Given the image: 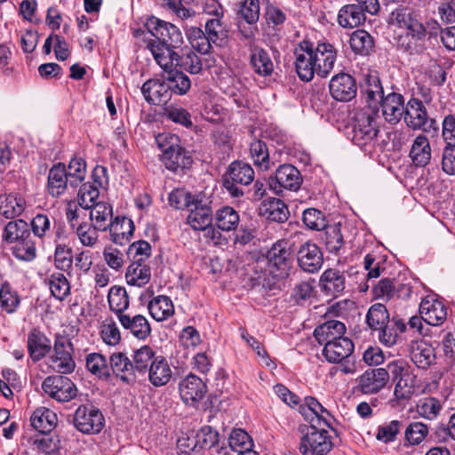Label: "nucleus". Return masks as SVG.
Instances as JSON below:
<instances>
[{
  "label": "nucleus",
  "mask_w": 455,
  "mask_h": 455,
  "mask_svg": "<svg viewBox=\"0 0 455 455\" xmlns=\"http://www.w3.org/2000/svg\"><path fill=\"white\" fill-rule=\"evenodd\" d=\"M299 411L310 422L300 439L299 451L302 455H326L333 446L331 435L324 428L331 427L330 411L312 396L305 398V403L299 406Z\"/></svg>",
  "instance_id": "1"
},
{
  "label": "nucleus",
  "mask_w": 455,
  "mask_h": 455,
  "mask_svg": "<svg viewBox=\"0 0 455 455\" xmlns=\"http://www.w3.org/2000/svg\"><path fill=\"white\" fill-rule=\"evenodd\" d=\"M144 26L154 37V39L147 41V48L150 51L157 65L164 72L175 68L180 52L178 50L183 44L180 29L155 16L147 19Z\"/></svg>",
  "instance_id": "2"
},
{
  "label": "nucleus",
  "mask_w": 455,
  "mask_h": 455,
  "mask_svg": "<svg viewBox=\"0 0 455 455\" xmlns=\"http://www.w3.org/2000/svg\"><path fill=\"white\" fill-rule=\"evenodd\" d=\"M2 238L7 243H19L13 251L16 258L26 261L36 258V247L32 242L29 226L25 220H10L2 232Z\"/></svg>",
  "instance_id": "3"
},
{
  "label": "nucleus",
  "mask_w": 455,
  "mask_h": 455,
  "mask_svg": "<svg viewBox=\"0 0 455 455\" xmlns=\"http://www.w3.org/2000/svg\"><path fill=\"white\" fill-rule=\"evenodd\" d=\"M403 121L407 127L413 131L420 130L431 136L439 133L437 121L429 117L426 106L417 98H411L407 101Z\"/></svg>",
  "instance_id": "4"
},
{
  "label": "nucleus",
  "mask_w": 455,
  "mask_h": 455,
  "mask_svg": "<svg viewBox=\"0 0 455 455\" xmlns=\"http://www.w3.org/2000/svg\"><path fill=\"white\" fill-rule=\"evenodd\" d=\"M379 133L375 115L371 111L357 112L352 124L351 140L361 148L371 147Z\"/></svg>",
  "instance_id": "5"
},
{
  "label": "nucleus",
  "mask_w": 455,
  "mask_h": 455,
  "mask_svg": "<svg viewBox=\"0 0 455 455\" xmlns=\"http://www.w3.org/2000/svg\"><path fill=\"white\" fill-rule=\"evenodd\" d=\"M73 424L83 434L95 435L102 430L105 418L101 411L94 405L82 404L74 413Z\"/></svg>",
  "instance_id": "6"
},
{
  "label": "nucleus",
  "mask_w": 455,
  "mask_h": 455,
  "mask_svg": "<svg viewBox=\"0 0 455 455\" xmlns=\"http://www.w3.org/2000/svg\"><path fill=\"white\" fill-rule=\"evenodd\" d=\"M293 55L295 58V70L299 78L304 82L313 80L315 75H316L313 43L308 40L300 41L295 46Z\"/></svg>",
  "instance_id": "7"
},
{
  "label": "nucleus",
  "mask_w": 455,
  "mask_h": 455,
  "mask_svg": "<svg viewBox=\"0 0 455 455\" xmlns=\"http://www.w3.org/2000/svg\"><path fill=\"white\" fill-rule=\"evenodd\" d=\"M301 184L300 172L291 164L280 165L268 181L269 188L276 195H281L284 189L297 191Z\"/></svg>",
  "instance_id": "8"
},
{
  "label": "nucleus",
  "mask_w": 455,
  "mask_h": 455,
  "mask_svg": "<svg viewBox=\"0 0 455 455\" xmlns=\"http://www.w3.org/2000/svg\"><path fill=\"white\" fill-rule=\"evenodd\" d=\"M44 392L58 402H68L77 395V388L71 379L63 375H52L42 383Z\"/></svg>",
  "instance_id": "9"
},
{
  "label": "nucleus",
  "mask_w": 455,
  "mask_h": 455,
  "mask_svg": "<svg viewBox=\"0 0 455 455\" xmlns=\"http://www.w3.org/2000/svg\"><path fill=\"white\" fill-rule=\"evenodd\" d=\"M426 36L424 25L406 30L395 37L396 48L410 56L421 54L426 50Z\"/></svg>",
  "instance_id": "10"
},
{
  "label": "nucleus",
  "mask_w": 455,
  "mask_h": 455,
  "mask_svg": "<svg viewBox=\"0 0 455 455\" xmlns=\"http://www.w3.org/2000/svg\"><path fill=\"white\" fill-rule=\"evenodd\" d=\"M161 161L167 170L180 174L191 166L193 160L189 152L179 144L161 145Z\"/></svg>",
  "instance_id": "11"
},
{
  "label": "nucleus",
  "mask_w": 455,
  "mask_h": 455,
  "mask_svg": "<svg viewBox=\"0 0 455 455\" xmlns=\"http://www.w3.org/2000/svg\"><path fill=\"white\" fill-rule=\"evenodd\" d=\"M72 344L64 338H57L54 342L53 354L50 356V366L61 374L71 373L76 368L72 357Z\"/></svg>",
  "instance_id": "12"
},
{
  "label": "nucleus",
  "mask_w": 455,
  "mask_h": 455,
  "mask_svg": "<svg viewBox=\"0 0 455 455\" xmlns=\"http://www.w3.org/2000/svg\"><path fill=\"white\" fill-rule=\"evenodd\" d=\"M297 260L303 271L314 274L318 272L323 264V252L316 243L307 241L299 245Z\"/></svg>",
  "instance_id": "13"
},
{
  "label": "nucleus",
  "mask_w": 455,
  "mask_h": 455,
  "mask_svg": "<svg viewBox=\"0 0 455 455\" xmlns=\"http://www.w3.org/2000/svg\"><path fill=\"white\" fill-rule=\"evenodd\" d=\"M330 93L339 101H349L357 92V85L355 78L347 73H339L331 77L329 84Z\"/></svg>",
  "instance_id": "14"
},
{
  "label": "nucleus",
  "mask_w": 455,
  "mask_h": 455,
  "mask_svg": "<svg viewBox=\"0 0 455 455\" xmlns=\"http://www.w3.org/2000/svg\"><path fill=\"white\" fill-rule=\"evenodd\" d=\"M336 59L337 51L331 44L319 42L315 47L314 46V61L318 76H328L334 68Z\"/></svg>",
  "instance_id": "15"
},
{
  "label": "nucleus",
  "mask_w": 455,
  "mask_h": 455,
  "mask_svg": "<svg viewBox=\"0 0 455 455\" xmlns=\"http://www.w3.org/2000/svg\"><path fill=\"white\" fill-rule=\"evenodd\" d=\"M381 100V110L384 119L391 124H395L405 116L404 98L397 92L388 93Z\"/></svg>",
  "instance_id": "16"
},
{
  "label": "nucleus",
  "mask_w": 455,
  "mask_h": 455,
  "mask_svg": "<svg viewBox=\"0 0 455 455\" xmlns=\"http://www.w3.org/2000/svg\"><path fill=\"white\" fill-rule=\"evenodd\" d=\"M141 92L145 100L154 105H161L167 103L172 92L166 79L164 81L159 79H149L141 86Z\"/></svg>",
  "instance_id": "17"
},
{
  "label": "nucleus",
  "mask_w": 455,
  "mask_h": 455,
  "mask_svg": "<svg viewBox=\"0 0 455 455\" xmlns=\"http://www.w3.org/2000/svg\"><path fill=\"white\" fill-rule=\"evenodd\" d=\"M319 286L327 296L337 298L346 288L345 275L339 269L328 268L321 275Z\"/></svg>",
  "instance_id": "18"
},
{
  "label": "nucleus",
  "mask_w": 455,
  "mask_h": 455,
  "mask_svg": "<svg viewBox=\"0 0 455 455\" xmlns=\"http://www.w3.org/2000/svg\"><path fill=\"white\" fill-rule=\"evenodd\" d=\"M189 214L187 218L188 224L195 230L206 229L212 221V211L209 204L197 198L194 199Z\"/></svg>",
  "instance_id": "19"
},
{
  "label": "nucleus",
  "mask_w": 455,
  "mask_h": 455,
  "mask_svg": "<svg viewBox=\"0 0 455 455\" xmlns=\"http://www.w3.org/2000/svg\"><path fill=\"white\" fill-rule=\"evenodd\" d=\"M250 66L259 76L267 77L274 73V63L267 50L256 44L250 45Z\"/></svg>",
  "instance_id": "20"
},
{
  "label": "nucleus",
  "mask_w": 455,
  "mask_h": 455,
  "mask_svg": "<svg viewBox=\"0 0 455 455\" xmlns=\"http://www.w3.org/2000/svg\"><path fill=\"white\" fill-rule=\"evenodd\" d=\"M419 314L427 324L439 326L447 317V308L438 299L425 298L419 305Z\"/></svg>",
  "instance_id": "21"
},
{
  "label": "nucleus",
  "mask_w": 455,
  "mask_h": 455,
  "mask_svg": "<svg viewBox=\"0 0 455 455\" xmlns=\"http://www.w3.org/2000/svg\"><path fill=\"white\" fill-rule=\"evenodd\" d=\"M68 180L66 165L62 163L54 164L48 173L47 188L49 194L53 197L64 195L71 188Z\"/></svg>",
  "instance_id": "22"
},
{
  "label": "nucleus",
  "mask_w": 455,
  "mask_h": 455,
  "mask_svg": "<svg viewBox=\"0 0 455 455\" xmlns=\"http://www.w3.org/2000/svg\"><path fill=\"white\" fill-rule=\"evenodd\" d=\"M205 393V384L196 375L190 374L187 376L180 384V397L187 404H193L200 401Z\"/></svg>",
  "instance_id": "23"
},
{
  "label": "nucleus",
  "mask_w": 455,
  "mask_h": 455,
  "mask_svg": "<svg viewBox=\"0 0 455 455\" xmlns=\"http://www.w3.org/2000/svg\"><path fill=\"white\" fill-rule=\"evenodd\" d=\"M387 371L385 368L365 371L359 378V388L362 393L370 395L378 393L387 383Z\"/></svg>",
  "instance_id": "24"
},
{
  "label": "nucleus",
  "mask_w": 455,
  "mask_h": 455,
  "mask_svg": "<svg viewBox=\"0 0 455 455\" xmlns=\"http://www.w3.org/2000/svg\"><path fill=\"white\" fill-rule=\"evenodd\" d=\"M387 23L405 30H410L423 25L418 19V15L414 10L403 5L397 6L390 12Z\"/></svg>",
  "instance_id": "25"
},
{
  "label": "nucleus",
  "mask_w": 455,
  "mask_h": 455,
  "mask_svg": "<svg viewBox=\"0 0 455 455\" xmlns=\"http://www.w3.org/2000/svg\"><path fill=\"white\" fill-rule=\"evenodd\" d=\"M354 351V343L348 338L344 336L337 340L325 344L323 354L330 363H339L347 358Z\"/></svg>",
  "instance_id": "26"
},
{
  "label": "nucleus",
  "mask_w": 455,
  "mask_h": 455,
  "mask_svg": "<svg viewBox=\"0 0 455 455\" xmlns=\"http://www.w3.org/2000/svg\"><path fill=\"white\" fill-rule=\"evenodd\" d=\"M110 369L113 374L123 382L132 383L136 379L132 361L124 353H113L109 357Z\"/></svg>",
  "instance_id": "27"
},
{
  "label": "nucleus",
  "mask_w": 455,
  "mask_h": 455,
  "mask_svg": "<svg viewBox=\"0 0 455 455\" xmlns=\"http://www.w3.org/2000/svg\"><path fill=\"white\" fill-rule=\"evenodd\" d=\"M291 252L287 243L278 241L267 252V260L271 267L280 271V275H286L291 265Z\"/></svg>",
  "instance_id": "28"
},
{
  "label": "nucleus",
  "mask_w": 455,
  "mask_h": 455,
  "mask_svg": "<svg viewBox=\"0 0 455 455\" xmlns=\"http://www.w3.org/2000/svg\"><path fill=\"white\" fill-rule=\"evenodd\" d=\"M346 326L338 320L326 321L323 324L317 326L314 331V336L319 344H329L344 336Z\"/></svg>",
  "instance_id": "29"
},
{
  "label": "nucleus",
  "mask_w": 455,
  "mask_h": 455,
  "mask_svg": "<svg viewBox=\"0 0 455 455\" xmlns=\"http://www.w3.org/2000/svg\"><path fill=\"white\" fill-rule=\"evenodd\" d=\"M147 373L149 382L156 387L165 386L172 377L171 366L163 355H157Z\"/></svg>",
  "instance_id": "30"
},
{
  "label": "nucleus",
  "mask_w": 455,
  "mask_h": 455,
  "mask_svg": "<svg viewBox=\"0 0 455 455\" xmlns=\"http://www.w3.org/2000/svg\"><path fill=\"white\" fill-rule=\"evenodd\" d=\"M113 243L123 245L129 242L135 229L133 221L124 216H117L110 221L108 228Z\"/></svg>",
  "instance_id": "31"
},
{
  "label": "nucleus",
  "mask_w": 455,
  "mask_h": 455,
  "mask_svg": "<svg viewBox=\"0 0 455 455\" xmlns=\"http://www.w3.org/2000/svg\"><path fill=\"white\" fill-rule=\"evenodd\" d=\"M121 325L128 330L139 339H146L151 333V327L148 320L142 315H130L128 314L120 315L118 319Z\"/></svg>",
  "instance_id": "32"
},
{
  "label": "nucleus",
  "mask_w": 455,
  "mask_h": 455,
  "mask_svg": "<svg viewBox=\"0 0 455 455\" xmlns=\"http://www.w3.org/2000/svg\"><path fill=\"white\" fill-rule=\"evenodd\" d=\"M28 350L34 362L40 361L50 352L51 341L43 332L33 329L28 335Z\"/></svg>",
  "instance_id": "33"
},
{
  "label": "nucleus",
  "mask_w": 455,
  "mask_h": 455,
  "mask_svg": "<svg viewBox=\"0 0 455 455\" xmlns=\"http://www.w3.org/2000/svg\"><path fill=\"white\" fill-rule=\"evenodd\" d=\"M409 156L417 167H425L431 159V147L424 134H419L413 140Z\"/></svg>",
  "instance_id": "34"
},
{
  "label": "nucleus",
  "mask_w": 455,
  "mask_h": 455,
  "mask_svg": "<svg viewBox=\"0 0 455 455\" xmlns=\"http://www.w3.org/2000/svg\"><path fill=\"white\" fill-rule=\"evenodd\" d=\"M411 359L421 369H427L435 359V349L427 342L419 340L411 346Z\"/></svg>",
  "instance_id": "35"
},
{
  "label": "nucleus",
  "mask_w": 455,
  "mask_h": 455,
  "mask_svg": "<svg viewBox=\"0 0 455 455\" xmlns=\"http://www.w3.org/2000/svg\"><path fill=\"white\" fill-rule=\"evenodd\" d=\"M25 199L17 194L0 195V214L6 219H14L25 210Z\"/></svg>",
  "instance_id": "36"
},
{
  "label": "nucleus",
  "mask_w": 455,
  "mask_h": 455,
  "mask_svg": "<svg viewBox=\"0 0 455 455\" xmlns=\"http://www.w3.org/2000/svg\"><path fill=\"white\" fill-rule=\"evenodd\" d=\"M44 283L50 289L52 296L62 301L70 294V283L62 272L48 273Z\"/></svg>",
  "instance_id": "37"
},
{
  "label": "nucleus",
  "mask_w": 455,
  "mask_h": 455,
  "mask_svg": "<svg viewBox=\"0 0 455 455\" xmlns=\"http://www.w3.org/2000/svg\"><path fill=\"white\" fill-rule=\"evenodd\" d=\"M88 210H90L92 224L100 231L108 230V225L113 218L112 206L106 202H98Z\"/></svg>",
  "instance_id": "38"
},
{
  "label": "nucleus",
  "mask_w": 455,
  "mask_h": 455,
  "mask_svg": "<svg viewBox=\"0 0 455 455\" xmlns=\"http://www.w3.org/2000/svg\"><path fill=\"white\" fill-rule=\"evenodd\" d=\"M365 10L354 4L343 6L338 14V22L343 28H355L365 20Z\"/></svg>",
  "instance_id": "39"
},
{
  "label": "nucleus",
  "mask_w": 455,
  "mask_h": 455,
  "mask_svg": "<svg viewBox=\"0 0 455 455\" xmlns=\"http://www.w3.org/2000/svg\"><path fill=\"white\" fill-rule=\"evenodd\" d=\"M150 315L157 322L164 321L174 314L172 299L164 295L154 297L148 304Z\"/></svg>",
  "instance_id": "40"
},
{
  "label": "nucleus",
  "mask_w": 455,
  "mask_h": 455,
  "mask_svg": "<svg viewBox=\"0 0 455 455\" xmlns=\"http://www.w3.org/2000/svg\"><path fill=\"white\" fill-rule=\"evenodd\" d=\"M151 277L150 267L143 262H132L127 267L125 279L129 285L142 287Z\"/></svg>",
  "instance_id": "41"
},
{
  "label": "nucleus",
  "mask_w": 455,
  "mask_h": 455,
  "mask_svg": "<svg viewBox=\"0 0 455 455\" xmlns=\"http://www.w3.org/2000/svg\"><path fill=\"white\" fill-rule=\"evenodd\" d=\"M109 309L114 312L118 319L124 315V311L129 307L130 300L126 290L122 286H112L108 293Z\"/></svg>",
  "instance_id": "42"
},
{
  "label": "nucleus",
  "mask_w": 455,
  "mask_h": 455,
  "mask_svg": "<svg viewBox=\"0 0 455 455\" xmlns=\"http://www.w3.org/2000/svg\"><path fill=\"white\" fill-rule=\"evenodd\" d=\"M225 177L231 179L240 185L247 186L254 180V171L252 167L246 163L234 161L229 164Z\"/></svg>",
  "instance_id": "43"
},
{
  "label": "nucleus",
  "mask_w": 455,
  "mask_h": 455,
  "mask_svg": "<svg viewBox=\"0 0 455 455\" xmlns=\"http://www.w3.org/2000/svg\"><path fill=\"white\" fill-rule=\"evenodd\" d=\"M323 241L330 253L339 254L344 246L340 223L327 225L323 229Z\"/></svg>",
  "instance_id": "44"
},
{
  "label": "nucleus",
  "mask_w": 455,
  "mask_h": 455,
  "mask_svg": "<svg viewBox=\"0 0 455 455\" xmlns=\"http://www.w3.org/2000/svg\"><path fill=\"white\" fill-rule=\"evenodd\" d=\"M31 426L41 433L52 431L57 424V415L47 408L36 409L31 418Z\"/></svg>",
  "instance_id": "45"
},
{
  "label": "nucleus",
  "mask_w": 455,
  "mask_h": 455,
  "mask_svg": "<svg viewBox=\"0 0 455 455\" xmlns=\"http://www.w3.org/2000/svg\"><path fill=\"white\" fill-rule=\"evenodd\" d=\"M349 45L355 53L366 56L372 51L374 40L367 31L358 29L351 34Z\"/></svg>",
  "instance_id": "46"
},
{
  "label": "nucleus",
  "mask_w": 455,
  "mask_h": 455,
  "mask_svg": "<svg viewBox=\"0 0 455 455\" xmlns=\"http://www.w3.org/2000/svg\"><path fill=\"white\" fill-rule=\"evenodd\" d=\"M180 68L190 74H199L202 71L203 65L201 59L190 48L180 49L175 68Z\"/></svg>",
  "instance_id": "47"
},
{
  "label": "nucleus",
  "mask_w": 455,
  "mask_h": 455,
  "mask_svg": "<svg viewBox=\"0 0 455 455\" xmlns=\"http://www.w3.org/2000/svg\"><path fill=\"white\" fill-rule=\"evenodd\" d=\"M260 211L262 215L266 216L267 219L278 223L284 222L289 217L287 206L282 200L277 198H272L267 203H264Z\"/></svg>",
  "instance_id": "48"
},
{
  "label": "nucleus",
  "mask_w": 455,
  "mask_h": 455,
  "mask_svg": "<svg viewBox=\"0 0 455 455\" xmlns=\"http://www.w3.org/2000/svg\"><path fill=\"white\" fill-rule=\"evenodd\" d=\"M156 357L157 355L154 349L148 345H144L134 350L132 362L134 373L138 371L146 374L152 362L155 361Z\"/></svg>",
  "instance_id": "49"
},
{
  "label": "nucleus",
  "mask_w": 455,
  "mask_h": 455,
  "mask_svg": "<svg viewBox=\"0 0 455 455\" xmlns=\"http://www.w3.org/2000/svg\"><path fill=\"white\" fill-rule=\"evenodd\" d=\"M165 79L172 93L185 95L191 88L189 77L183 72L176 70L175 68L165 71Z\"/></svg>",
  "instance_id": "50"
},
{
  "label": "nucleus",
  "mask_w": 455,
  "mask_h": 455,
  "mask_svg": "<svg viewBox=\"0 0 455 455\" xmlns=\"http://www.w3.org/2000/svg\"><path fill=\"white\" fill-rule=\"evenodd\" d=\"M215 220L219 229L231 231L237 228L240 218L233 207L224 206L216 212Z\"/></svg>",
  "instance_id": "51"
},
{
  "label": "nucleus",
  "mask_w": 455,
  "mask_h": 455,
  "mask_svg": "<svg viewBox=\"0 0 455 455\" xmlns=\"http://www.w3.org/2000/svg\"><path fill=\"white\" fill-rule=\"evenodd\" d=\"M366 323L371 329L375 331L389 323V314L386 306L381 303L371 306L366 315Z\"/></svg>",
  "instance_id": "52"
},
{
  "label": "nucleus",
  "mask_w": 455,
  "mask_h": 455,
  "mask_svg": "<svg viewBox=\"0 0 455 455\" xmlns=\"http://www.w3.org/2000/svg\"><path fill=\"white\" fill-rule=\"evenodd\" d=\"M86 368L93 375L100 379H108L110 377V370L107 359L99 353H92L86 357Z\"/></svg>",
  "instance_id": "53"
},
{
  "label": "nucleus",
  "mask_w": 455,
  "mask_h": 455,
  "mask_svg": "<svg viewBox=\"0 0 455 455\" xmlns=\"http://www.w3.org/2000/svg\"><path fill=\"white\" fill-rule=\"evenodd\" d=\"M250 154L254 164L260 170L267 171L270 168L268 149L264 141L253 140L250 146Z\"/></svg>",
  "instance_id": "54"
},
{
  "label": "nucleus",
  "mask_w": 455,
  "mask_h": 455,
  "mask_svg": "<svg viewBox=\"0 0 455 455\" xmlns=\"http://www.w3.org/2000/svg\"><path fill=\"white\" fill-rule=\"evenodd\" d=\"M188 37L193 49L201 54H207L210 52L212 44L210 37L205 32L199 28H191L188 31Z\"/></svg>",
  "instance_id": "55"
},
{
  "label": "nucleus",
  "mask_w": 455,
  "mask_h": 455,
  "mask_svg": "<svg viewBox=\"0 0 455 455\" xmlns=\"http://www.w3.org/2000/svg\"><path fill=\"white\" fill-rule=\"evenodd\" d=\"M66 172L68 181L71 184V189L76 188L85 179L86 164L82 158H73L68 167Z\"/></svg>",
  "instance_id": "56"
},
{
  "label": "nucleus",
  "mask_w": 455,
  "mask_h": 455,
  "mask_svg": "<svg viewBox=\"0 0 455 455\" xmlns=\"http://www.w3.org/2000/svg\"><path fill=\"white\" fill-rule=\"evenodd\" d=\"M238 15L248 25H255L260 15L259 0H239Z\"/></svg>",
  "instance_id": "57"
},
{
  "label": "nucleus",
  "mask_w": 455,
  "mask_h": 455,
  "mask_svg": "<svg viewBox=\"0 0 455 455\" xmlns=\"http://www.w3.org/2000/svg\"><path fill=\"white\" fill-rule=\"evenodd\" d=\"M363 90L369 100H377L383 98L384 92L377 72L370 71L365 75Z\"/></svg>",
  "instance_id": "58"
},
{
  "label": "nucleus",
  "mask_w": 455,
  "mask_h": 455,
  "mask_svg": "<svg viewBox=\"0 0 455 455\" xmlns=\"http://www.w3.org/2000/svg\"><path fill=\"white\" fill-rule=\"evenodd\" d=\"M38 451L44 455H61L60 439L58 435H44L34 441Z\"/></svg>",
  "instance_id": "59"
},
{
  "label": "nucleus",
  "mask_w": 455,
  "mask_h": 455,
  "mask_svg": "<svg viewBox=\"0 0 455 455\" xmlns=\"http://www.w3.org/2000/svg\"><path fill=\"white\" fill-rule=\"evenodd\" d=\"M228 444L232 451L239 453L243 451L251 450L252 441L250 435L243 429H234L229 435Z\"/></svg>",
  "instance_id": "60"
},
{
  "label": "nucleus",
  "mask_w": 455,
  "mask_h": 455,
  "mask_svg": "<svg viewBox=\"0 0 455 455\" xmlns=\"http://www.w3.org/2000/svg\"><path fill=\"white\" fill-rule=\"evenodd\" d=\"M100 196L98 188L91 183H84L78 192V205L88 210L92 205L97 204L96 200Z\"/></svg>",
  "instance_id": "61"
},
{
  "label": "nucleus",
  "mask_w": 455,
  "mask_h": 455,
  "mask_svg": "<svg viewBox=\"0 0 455 455\" xmlns=\"http://www.w3.org/2000/svg\"><path fill=\"white\" fill-rule=\"evenodd\" d=\"M98 228L92 224L80 223L77 225L76 233L79 241L84 246L93 247L98 242Z\"/></svg>",
  "instance_id": "62"
},
{
  "label": "nucleus",
  "mask_w": 455,
  "mask_h": 455,
  "mask_svg": "<svg viewBox=\"0 0 455 455\" xmlns=\"http://www.w3.org/2000/svg\"><path fill=\"white\" fill-rule=\"evenodd\" d=\"M151 254V245L149 243L144 240L132 243L127 251V255L131 259L132 262H143L149 258Z\"/></svg>",
  "instance_id": "63"
},
{
  "label": "nucleus",
  "mask_w": 455,
  "mask_h": 455,
  "mask_svg": "<svg viewBox=\"0 0 455 455\" xmlns=\"http://www.w3.org/2000/svg\"><path fill=\"white\" fill-rule=\"evenodd\" d=\"M1 307L7 313H13L20 304V299L16 291L11 286L4 283L0 289Z\"/></svg>",
  "instance_id": "64"
}]
</instances>
